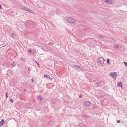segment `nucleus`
<instances>
[{"label": "nucleus", "instance_id": "nucleus-12", "mask_svg": "<svg viewBox=\"0 0 127 127\" xmlns=\"http://www.w3.org/2000/svg\"><path fill=\"white\" fill-rule=\"evenodd\" d=\"M73 66L74 67H75L76 68H79L80 67V66L79 65H74Z\"/></svg>", "mask_w": 127, "mask_h": 127}, {"label": "nucleus", "instance_id": "nucleus-3", "mask_svg": "<svg viewBox=\"0 0 127 127\" xmlns=\"http://www.w3.org/2000/svg\"><path fill=\"white\" fill-rule=\"evenodd\" d=\"M67 20L69 22L71 23H75L74 20L73 18H67Z\"/></svg>", "mask_w": 127, "mask_h": 127}, {"label": "nucleus", "instance_id": "nucleus-10", "mask_svg": "<svg viewBox=\"0 0 127 127\" xmlns=\"http://www.w3.org/2000/svg\"><path fill=\"white\" fill-rule=\"evenodd\" d=\"M27 11H28L31 13H33V12L32 11L31 9L29 8H28Z\"/></svg>", "mask_w": 127, "mask_h": 127}, {"label": "nucleus", "instance_id": "nucleus-16", "mask_svg": "<svg viewBox=\"0 0 127 127\" xmlns=\"http://www.w3.org/2000/svg\"><path fill=\"white\" fill-rule=\"evenodd\" d=\"M14 63H15L14 62L12 63L11 64V65L12 66H14L15 65Z\"/></svg>", "mask_w": 127, "mask_h": 127}, {"label": "nucleus", "instance_id": "nucleus-15", "mask_svg": "<svg viewBox=\"0 0 127 127\" xmlns=\"http://www.w3.org/2000/svg\"><path fill=\"white\" fill-rule=\"evenodd\" d=\"M124 63L125 65L127 66V63L124 62Z\"/></svg>", "mask_w": 127, "mask_h": 127}, {"label": "nucleus", "instance_id": "nucleus-1", "mask_svg": "<svg viewBox=\"0 0 127 127\" xmlns=\"http://www.w3.org/2000/svg\"><path fill=\"white\" fill-rule=\"evenodd\" d=\"M97 61L99 64H102L104 62V59L103 58L99 57Z\"/></svg>", "mask_w": 127, "mask_h": 127}, {"label": "nucleus", "instance_id": "nucleus-19", "mask_svg": "<svg viewBox=\"0 0 127 127\" xmlns=\"http://www.w3.org/2000/svg\"><path fill=\"white\" fill-rule=\"evenodd\" d=\"M15 34H14V33H12L11 34V36H15Z\"/></svg>", "mask_w": 127, "mask_h": 127}, {"label": "nucleus", "instance_id": "nucleus-26", "mask_svg": "<svg viewBox=\"0 0 127 127\" xmlns=\"http://www.w3.org/2000/svg\"><path fill=\"white\" fill-rule=\"evenodd\" d=\"M35 62H36V63H37V64L38 65H39V64H38V63H37V62L36 61H35Z\"/></svg>", "mask_w": 127, "mask_h": 127}, {"label": "nucleus", "instance_id": "nucleus-7", "mask_svg": "<svg viewBox=\"0 0 127 127\" xmlns=\"http://www.w3.org/2000/svg\"><path fill=\"white\" fill-rule=\"evenodd\" d=\"M5 122L3 119H2L1 122H0V125L1 126L4 124Z\"/></svg>", "mask_w": 127, "mask_h": 127}, {"label": "nucleus", "instance_id": "nucleus-31", "mask_svg": "<svg viewBox=\"0 0 127 127\" xmlns=\"http://www.w3.org/2000/svg\"><path fill=\"white\" fill-rule=\"evenodd\" d=\"M38 65V66L39 67V64Z\"/></svg>", "mask_w": 127, "mask_h": 127}, {"label": "nucleus", "instance_id": "nucleus-9", "mask_svg": "<svg viewBox=\"0 0 127 127\" xmlns=\"http://www.w3.org/2000/svg\"><path fill=\"white\" fill-rule=\"evenodd\" d=\"M28 8L26 7L25 6H24L22 9L24 10H25L27 11L28 10Z\"/></svg>", "mask_w": 127, "mask_h": 127}, {"label": "nucleus", "instance_id": "nucleus-11", "mask_svg": "<svg viewBox=\"0 0 127 127\" xmlns=\"http://www.w3.org/2000/svg\"><path fill=\"white\" fill-rule=\"evenodd\" d=\"M110 60L109 59H108L107 60V64L108 65H110Z\"/></svg>", "mask_w": 127, "mask_h": 127}, {"label": "nucleus", "instance_id": "nucleus-27", "mask_svg": "<svg viewBox=\"0 0 127 127\" xmlns=\"http://www.w3.org/2000/svg\"><path fill=\"white\" fill-rule=\"evenodd\" d=\"M0 9H2V6L0 5Z\"/></svg>", "mask_w": 127, "mask_h": 127}, {"label": "nucleus", "instance_id": "nucleus-17", "mask_svg": "<svg viewBox=\"0 0 127 127\" xmlns=\"http://www.w3.org/2000/svg\"><path fill=\"white\" fill-rule=\"evenodd\" d=\"M118 47H119V46L118 45H116L114 46V47L115 48H118Z\"/></svg>", "mask_w": 127, "mask_h": 127}, {"label": "nucleus", "instance_id": "nucleus-22", "mask_svg": "<svg viewBox=\"0 0 127 127\" xmlns=\"http://www.w3.org/2000/svg\"><path fill=\"white\" fill-rule=\"evenodd\" d=\"M31 80L32 82V83H33L34 81V80L32 78L31 79Z\"/></svg>", "mask_w": 127, "mask_h": 127}, {"label": "nucleus", "instance_id": "nucleus-5", "mask_svg": "<svg viewBox=\"0 0 127 127\" xmlns=\"http://www.w3.org/2000/svg\"><path fill=\"white\" fill-rule=\"evenodd\" d=\"M44 77H46L47 78H48L49 80H52V79L50 78V76L48 75H44Z\"/></svg>", "mask_w": 127, "mask_h": 127}, {"label": "nucleus", "instance_id": "nucleus-13", "mask_svg": "<svg viewBox=\"0 0 127 127\" xmlns=\"http://www.w3.org/2000/svg\"><path fill=\"white\" fill-rule=\"evenodd\" d=\"M39 101H41L42 100V98L40 96H39L38 98Z\"/></svg>", "mask_w": 127, "mask_h": 127}, {"label": "nucleus", "instance_id": "nucleus-23", "mask_svg": "<svg viewBox=\"0 0 127 127\" xmlns=\"http://www.w3.org/2000/svg\"><path fill=\"white\" fill-rule=\"evenodd\" d=\"M29 52L30 53H31L32 52V50L31 49H30L29 50Z\"/></svg>", "mask_w": 127, "mask_h": 127}, {"label": "nucleus", "instance_id": "nucleus-30", "mask_svg": "<svg viewBox=\"0 0 127 127\" xmlns=\"http://www.w3.org/2000/svg\"><path fill=\"white\" fill-rule=\"evenodd\" d=\"M10 85H11V83H10Z\"/></svg>", "mask_w": 127, "mask_h": 127}, {"label": "nucleus", "instance_id": "nucleus-21", "mask_svg": "<svg viewBox=\"0 0 127 127\" xmlns=\"http://www.w3.org/2000/svg\"><path fill=\"white\" fill-rule=\"evenodd\" d=\"M10 101L11 102V103H13V100L12 99H10Z\"/></svg>", "mask_w": 127, "mask_h": 127}, {"label": "nucleus", "instance_id": "nucleus-18", "mask_svg": "<svg viewBox=\"0 0 127 127\" xmlns=\"http://www.w3.org/2000/svg\"><path fill=\"white\" fill-rule=\"evenodd\" d=\"M100 84V83L98 82H97V83H96V85H99Z\"/></svg>", "mask_w": 127, "mask_h": 127}, {"label": "nucleus", "instance_id": "nucleus-28", "mask_svg": "<svg viewBox=\"0 0 127 127\" xmlns=\"http://www.w3.org/2000/svg\"><path fill=\"white\" fill-rule=\"evenodd\" d=\"M49 45H52V44H51V43H49Z\"/></svg>", "mask_w": 127, "mask_h": 127}, {"label": "nucleus", "instance_id": "nucleus-20", "mask_svg": "<svg viewBox=\"0 0 127 127\" xmlns=\"http://www.w3.org/2000/svg\"><path fill=\"white\" fill-rule=\"evenodd\" d=\"M6 98H7L8 97V95H7L8 94V93L7 92L6 93Z\"/></svg>", "mask_w": 127, "mask_h": 127}, {"label": "nucleus", "instance_id": "nucleus-4", "mask_svg": "<svg viewBox=\"0 0 127 127\" xmlns=\"http://www.w3.org/2000/svg\"><path fill=\"white\" fill-rule=\"evenodd\" d=\"M105 2L107 3H112V1L111 0H105Z\"/></svg>", "mask_w": 127, "mask_h": 127}, {"label": "nucleus", "instance_id": "nucleus-29", "mask_svg": "<svg viewBox=\"0 0 127 127\" xmlns=\"http://www.w3.org/2000/svg\"><path fill=\"white\" fill-rule=\"evenodd\" d=\"M24 91H26V90H25V89H24Z\"/></svg>", "mask_w": 127, "mask_h": 127}, {"label": "nucleus", "instance_id": "nucleus-6", "mask_svg": "<svg viewBox=\"0 0 127 127\" xmlns=\"http://www.w3.org/2000/svg\"><path fill=\"white\" fill-rule=\"evenodd\" d=\"M85 103V104L86 106H89L91 104V103L89 101H86Z\"/></svg>", "mask_w": 127, "mask_h": 127}, {"label": "nucleus", "instance_id": "nucleus-8", "mask_svg": "<svg viewBox=\"0 0 127 127\" xmlns=\"http://www.w3.org/2000/svg\"><path fill=\"white\" fill-rule=\"evenodd\" d=\"M117 85L118 86L122 88V83L121 82H119L118 83Z\"/></svg>", "mask_w": 127, "mask_h": 127}, {"label": "nucleus", "instance_id": "nucleus-24", "mask_svg": "<svg viewBox=\"0 0 127 127\" xmlns=\"http://www.w3.org/2000/svg\"><path fill=\"white\" fill-rule=\"evenodd\" d=\"M120 120H117V122L118 123H119L120 122Z\"/></svg>", "mask_w": 127, "mask_h": 127}, {"label": "nucleus", "instance_id": "nucleus-2", "mask_svg": "<svg viewBox=\"0 0 127 127\" xmlns=\"http://www.w3.org/2000/svg\"><path fill=\"white\" fill-rule=\"evenodd\" d=\"M110 76L113 77L114 79H116L118 76L117 73L116 72H111L109 74Z\"/></svg>", "mask_w": 127, "mask_h": 127}, {"label": "nucleus", "instance_id": "nucleus-14", "mask_svg": "<svg viewBox=\"0 0 127 127\" xmlns=\"http://www.w3.org/2000/svg\"><path fill=\"white\" fill-rule=\"evenodd\" d=\"M99 37H100V38H104V36L103 35H99Z\"/></svg>", "mask_w": 127, "mask_h": 127}, {"label": "nucleus", "instance_id": "nucleus-25", "mask_svg": "<svg viewBox=\"0 0 127 127\" xmlns=\"http://www.w3.org/2000/svg\"><path fill=\"white\" fill-rule=\"evenodd\" d=\"M79 97L81 98V97H82V95H79Z\"/></svg>", "mask_w": 127, "mask_h": 127}]
</instances>
